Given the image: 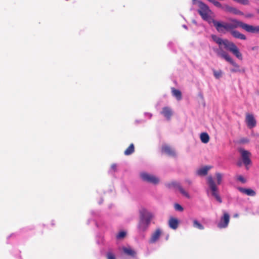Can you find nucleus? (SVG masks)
Segmentation results:
<instances>
[{"mask_svg": "<svg viewBox=\"0 0 259 259\" xmlns=\"http://www.w3.org/2000/svg\"><path fill=\"white\" fill-rule=\"evenodd\" d=\"M211 37L214 41L219 45V50H216L217 55L224 58L226 61L232 65L234 68L231 69V72L233 73L241 72L239 66L233 60L230 56L226 52L222 50V45H224V48L231 52L238 59L242 60L243 59L242 55L240 52L237 46L232 41L227 39H222L218 37L217 35H212Z\"/></svg>", "mask_w": 259, "mask_h": 259, "instance_id": "1", "label": "nucleus"}, {"mask_svg": "<svg viewBox=\"0 0 259 259\" xmlns=\"http://www.w3.org/2000/svg\"><path fill=\"white\" fill-rule=\"evenodd\" d=\"M230 23H222L219 21H214V26L218 31L223 32V29L231 33L238 27H241L250 33H259V26H254L248 25L236 19H231Z\"/></svg>", "mask_w": 259, "mask_h": 259, "instance_id": "2", "label": "nucleus"}, {"mask_svg": "<svg viewBox=\"0 0 259 259\" xmlns=\"http://www.w3.org/2000/svg\"><path fill=\"white\" fill-rule=\"evenodd\" d=\"M140 220L138 225V229L140 232L146 231L150 224L153 218L152 214L145 208L140 210Z\"/></svg>", "mask_w": 259, "mask_h": 259, "instance_id": "3", "label": "nucleus"}, {"mask_svg": "<svg viewBox=\"0 0 259 259\" xmlns=\"http://www.w3.org/2000/svg\"><path fill=\"white\" fill-rule=\"evenodd\" d=\"M198 13L201 16L202 18L207 21L209 23H212L214 25V21H217L211 17V15L213 14L209 8L204 3L199 1Z\"/></svg>", "mask_w": 259, "mask_h": 259, "instance_id": "4", "label": "nucleus"}, {"mask_svg": "<svg viewBox=\"0 0 259 259\" xmlns=\"http://www.w3.org/2000/svg\"><path fill=\"white\" fill-rule=\"evenodd\" d=\"M207 179L208 184L212 192V195L219 202L222 203V200L221 197L219 196L218 187L216 186L212 177L210 176H208Z\"/></svg>", "mask_w": 259, "mask_h": 259, "instance_id": "5", "label": "nucleus"}, {"mask_svg": "<svg viewBox=\"0 0 259 259\" xmlns=\"http://www.w3.org/2000/svg\"><path fill=\"white\" fill-rule=\"evenodd\" d=\"M238 151L240 153L242 163L245 165L247 169L249 168L248 165L251 164V161L250 157L251 156V153L243 148H240L238 149Z\"/></svg>", "mask_w": 259, "mask_h": 259, "instance_id": "6", "label": "nucleus"}, {"mask_svg": "<svg viewBox=\"0 0 259 259\" xmlns=\"http://www.w3.org/2000/svg\"><path fill=\"white\" fill-rule=\"evenodd\" d=\"M141 177L143 181L153 184H156L159 182V179L155 176L146 172L142 173Z\"/></svg>", "mask_w": 259, "mask_h": 259, "instance_id": "7", "label": "nucleus"}, {"mask_svg": "<svg viewBox=\"0 0 259 259\" xmlns=\"http://www.w3.org/2000/svg\"><path fill=\"white\" fill-rule=\"evenodd\" d=\"M230 222V215L228 213L224 212L223 215L221 217L220 222L218 224V227L220 229L226 228Z\"/></svg>", "mask_w": 259, "mask_h": 259, "instance_id": "8", "label": "nucleus"}, {"mask_svg": "<svg viewBox=\"0 0 259 259\" xmlns=\"http://www.w3.org/2000/svg\"><path fill=\"white\" fill-rule=\"evenodd\" d=\"M245 122L249 128H252L256 126V121L252 114L246 113Z\"/></svg>", "mask_w": 259, "mask_h": 259, "instance_id": "9", "label": "nucleus"}, {"mask_svg": "<svg viewBox=\"0 0 259 259\" xmlns=\"http://www.w3.org/2000/svg\"><path fill=\"white\" fill-rule=\"evenodd\" d=\"M161 151L169 156L176 157V153L174 149L167 145H164L161 147Z\"/></svg>", "mask_w": 259, "mask_h": 259, "instance_id": "10", "label": "nucleus"}, {"mask_svg": "<svg viewBox=\"0 0 259 259\" xmlns=\"http://www.w3.org/2000/svg\"><path fill=\"white\" fill-rule=\"evenodd\" d=\"M160 113L168 120H169L173 114L172 109L169 107L162 108Z\"/></svg>", "mask_w": 259, "mask_h": 259, "instance_id": "11", "label": "nucleus"}, {"mask_svg": "<svg viewBox=\"0 0 259 259\" xmlns=\"http://www.w3.org/2000/svg\"><path fill=\"white\" fill-rule=\"evenodd\" d=\"M162 234V231L160 229H157L156 230L152 233L151 238L149 240V243H154L156 242L159 239L161 235Z\"/></svg>", "mask_w": 259, "mask_h": 259, "instance_id": "12", "label": "nucleus"}, {"mask_svg": "<svg viewBox=\"0 0 259 259\" xmlns=\"http://www.w3.org/2000/svg\"><path fill=\"white\" fill-rule=\"evenodd\" d=\"M238 190L240 192L248 196H254L256 195L255 192L251 189H246L242 187H238Z\"/></svg>", "mask_w": 259, "mask_h": 259, "instance_id": "13", "label": "nucleus"}, {"mask_svg": "<svg viewBox=\"0 0 259 259\" xmlns=\"http://www.w3.org/2000/svg\"><path fill=\"white\" fill-rule=\"evenodd\" d=\"M169 227L174 230L177 229L179 225V220L175 218H170L168 221Z\"/></svg>", "mask_w": 259, "mask_h": 259, "instance_id": "14", "label": "nucleus"}, {"mask_svg": "<svg viewBox=\"0 0 259 259\" xmlns=\"http://www.w3.org/2000/svg\"><path fill=\"white\" fill-rule=\"evenodd\" d=\"M230 33L235 38L241 40H245L246 39V37L244 34L241 33L237 30L232 31Z\"/></svg>", "mask_w": 259, "mask_h": 259, "instance_id": "15", "label": "nucleus"}, {"mask_svg": "<svg viewBox=\"0 0 259 259\" xmlns=\"http://www.w3.org/2000/svg\"><path fill=\"white\" fill-rule=\"evenodd\" d=\"M171 91L172 95L175 97L177 100L180 101L182 99V93L180 90L176 89L175 88H171Z\"/></svg>", "mask_w": 259, "mask_h": 259, "instance_id": "16", "label": "nucleus"}, {"mask_svg": "<svg viewBox=\"0 0 259 259\" xmlns=\"http://www.w3.org/2000/svg\"><path fill=\"white\" fill-rule=\"evenodd\" d=\"M211 168L209 166H205L203 167L199 168L197 173L199 176H205L207 174L208 171Z\"/></svg>", "mask_w": 259, "mask_h": 259, "instance_id": "17", "label": "nucleus"}, {"mask_svg": "<svg viewBox=\"0 0 259 259\" xmlns=\"http://www.w3.org/2000/svg\"><path fill=\"white\" fill-rule=\"evenodd\" d=\"M123 250V252L128 255L133 257L136 255V252L135 251L130 247H124Z\"/></svg>", "mask_w": 259, "mask_h": 259, "instance_id": "18", "label": "nucleus"}, {"mask_svg": "<svg viewBox=\"0 0 259 259\" xmlns=\"http://www.w3.org/2000/svg\"><path fill=\"white\" fill-rule=\"evenodd\" d=\"M200 140L203 143H207L209 141V137L207 133H202L200 135Z\"/></svg>", "mask_w": 259, "mask_h": 259, "instance_id": "19", "label": "nucleus"}, {"mask_svg": "<svg viewBox=\"0 0 259 259\" xmlns=\"http://www.w3.org/2000/svg\"><path fill=\"white\" fill-rule=\"evenodd\" d=\"M135 151V147L133 144H131L127 149L124 152L125 155H130Z\"/></svg>", "mask_w": 259, "mask_h": 259, "instance_id": "20", "label": "nucleus"}, {"mask_svg": "<svg viewBox=\"0 0 259 259\" xmlns=\"http://www.w3.org/2000/svg\"><path fill=\"white\" fill-rule=\"evenodd\" d=\"M193 227L199 230H203L204 227L198 221L195 220L193 221Z\"/></svg>", "mask_w": 259, "mask_h": 259, "instance_id": "21", "label": "nucleus"}, {"mask_svg": "<svg viewBox=\"0 0 259 259\" xmlns=\"http://www.w3.org/2000/svg\"><path fill=\"white\" fill-rule=\"evenodd\" d=\"M178 190L183 196H184L187 198H190L189 193L186 190H185L184 189L182 186L180 187Z\"/></svg>", "mask_w": 259, "mask_h": 259, "instance_id": "22", "label": "nucleus"}, {"mask_svg": "<svg viewBox=\"0 0 259 259\" xmlns=\"http://www.w3.org/2000/svg\"><path fill=\"white\" fill-rule=\"evenodd\" d=\"M167 186L169 188L173 187L174 188H176L179 189V188L181 187V185L179 183H178L177 182H172L170 183H169L167 185Z\"/></svg>", "mask_w": 259, "mask_h": 259, "instance_id": "23", "label": "nucleus"}, {"mask_svg": "<svg viewBox=\"0 0 259 259\" xmlns=\"http://www.w3.org/2000/svg\"><path fill=\"white\" fill-rule=\"evenodd\" d=\"M167 186L169 188L173 187L174 188H176L179 189V188L181 187V185L179 183H178L177 182H172L170 183H169L167 185Z\"/></svg>", "mask_w": 259, "mask_h": 259, "instance_id": "24", "label": "nucleus"}, {"mask_svg": "<svg viewBox=\"0 0 259 259\" xmlns=\"http://www.w3.org/2000/svg\"><path fill=\"white\" fill-rule=\"evenodd\" d=\"M207 1L209 2L210 3H212L216 7L221 9L223 8V6L222 4L219 2L218 1H217L215 0H207Z\"/></svg>", "mask_w": 259, "mask_h": 259, "instance_id": "25", "label": "nucleus"}, {"mask_svg": "<svg viewBox=\"0 0 259 259\" xmlns=\"http://www.w3.org/2000/svg\"><path fill=\"white\" fill-rule=\"evenodd\" d=\"M216 179L218 185H220L222 181L223 176L222 174L220 172H217L215 174Z\"/></svg>", "mask_w": 259, "mask_h": 259, "instance_id": "26", "label": "nucleus"}, {"mask_svg": "<svg viewBox=\"0 0 259 259\" xmlns=\"http://www.w3.org/2000/svg\"><path fill=\"white\" fill-rule=\"evenodd\" d=\"M213 72L214 76L216 78H220L222 76V71L221 70H213Z\"/></svg>", "mask_w": 259, "mask_h": 259, "instance_id": "27", "label": "nucleus"}, {"mask_svg": "<svg viewBox=\"0 0 259 259\" xmlns=\"http://www.w3.org/2000/svg\"><path fill=\"white\" fill-rule=\"evenodd\" d=\"M234 1L243 5H248L249 4L248 0H233Z\"/></svg>", "mask_w": 259, "mask_h": 259, "instance_id": "28", "label": "nucleus"}, {"mask_svg": "<svg viewBox=\"0 0 259 259\" xmlns=\"http://www.w3.org/2000/svg\"><path fill=\"white\" fill-rule=\"evenodd\" d=\"M126 235V232L124 231L120 232L117 235V239H122Z\"/></svg>", "mask_w": 259, "mask_h": 259, "instance_id": "29", "label": "nucleus"}, {"mask_svg": "<svg viewBox=\"0 0 259 259\" xmlns=\"http://www.w3.org/2000/svg\"><path fill=\"white\" fill-rule=\"evenodd\" d=\"M236 180L237 181L241 182L242 183H245L246 182V179L242 176L241 175L237 176Z\"/></svg>", "mask_w": 259, "mask_h": 259, "instance_id": "30", "label": "nucleus"}, {"mask_svg": "<svg viewBox=\"0 0 259 259\" xmlns=\"http://www.w3.org/2000/svg\"><path fill=\"white\" fill-rule=\"evenodd\" d=\"M232 13H233V14H236V15H243V13L241 11H240V10H239L234 7L233 8Z\"/></svg>", "mask_w": 259, "mask_h": 259, "instance_id": "31", "label": "nucleus"}, {"mask_svg": "<svg viewBox=\"0 0 259 259\" xmlns=\"http://www.w3.org/2000/svg\"><path fill=\"white\" fill-rule=\"evenodd\" d=\"M174 207H175V209L178 211H182L183 210V207L178 203H176L175 204Z\"/></svg>", "mask_w": 259, "mask_h": 259, "instance_id": "32", "label": "nucleus"}, {"mask_svg": "<svg viewBox=\"0 0 259 259\" xmlns=\"http://www.w3.org/2000/svg\"><path fill=\"white\" fill-rule=\"evenodd\" d=\"M106 256L107 259H115L114 254L111 252H108Z\"/></svg>", "mask_w": 259, "mask_h": 259, "instance_id": "33", "label": "nucleus"}, {"mask_svg": "<svg viewBox=\"0 0 259 259\" xmlns=\"http://www.w3.org/2000/svg\"><path fill=\"white\" fill-rule=\"evenodd\" d=\"M230 7V6L228 5H225L224 6H223V8H221V9L223 10L224 11L226 12H228L229 8Z\"/></svg>", "mask_w": 259, "mask_h": 259, "instance_id": "34", "label": "nucleus"}, {"mask_svg": "<svg viewBox=\"0 0 259 259\" xmlns=\"http://www.w3.org/2000/svg\"><path fill=\"white\" fill-rule=\"evenodd\" d=\"M240 142L243 144L247 143L249 142V140L247 138H242L240 140Z\"/></svg>", "mask_w": 259, "mask_h": 259, "instance_id": "35", "label": "nucleus"}, {"mask_svg": "<svg viewBox=\"0 0 259 259\" xmlns=\"http://www.w3.org/2000/svg\"><path fill=\"white\" fill-rule=\"evenodd\" d=\"M111 168L113 170H115L116 169V165L115 164H113L111 165Z\"/></svg>", "mask_w": 259, "mask_h": 259, "instance_id": "36", "label": "nucleus"}, {"mask_svg": "<svg viewBox=\"0 0 259 259\" xmlns=\"http://www.w3.org/2000/svg\"><path fill=\"white\" fill-rule=\"evenodd\" d=\"M185 182L188 185H191V184H192V182L191 180H188V179H187L185 180Z\"/></svg>", "mask_w": 259, "mask_h": 259, "instance_id": "37", "label": "nucleus"}, {"mask_svg": "<svg viewBox=\"0 0 259 259\" xmlns=\"http://www.w3.org/2000/svg\"><path fill=\"white\" fill-rule=\"evenodd\" d=\"M233 7L230 6V7L229 8V10H228L227 12L232 13V10H233Z\"/></svg>", "mask_w": 259, "mask_h": 259, "instance_id": "38", "label": "nucleus"}, {"mask_svg": "<svg viewBox=\"0 0 259 259\" xmlns=\"http://www.w3.org/2000/svg\"><path fill=\"white\" fill-rule=\"evenodd\" d=\"M253 17V15L251 14H248L246 15V17L249 18Z\"/></svg>", "mask_w": 259, "mask_h": 259, "instance_id": "39", "label": "nucleus"}, {"mask_svg": "<svg viewBox=\"0 0 259 259\" xmlns=\"http://www.w3.org/2000/svg\"><path fill=\"white\" fill-rule=\"evenodd\" d=\"M237 165L238 166H241L242 165V162L241 161H238L237 163Z\"/></svg>", "mask_w": 259, "mask_h": 259, "instance_id": "40", "label": "nucleus"}, {"mask_svg": "<svg viewBox=\"0 0 259 259\" xmlns=\"http://www.w3.org/2000/svg\"><path fill=\"white\" fill-rule=\"evenodd\" d=\"M197 0H192L194 4L195 3V2L197 1Z\"/></svg>", "mask_w": 259, "mask_h": 259, "instance_id": "41", "label": "nucleus"}, {"mask_svg": "<svg viewBox=\"0 0 259 259\" xmlns=\"http://www.w3.org/2000/svg\"><path fill=\"white\" fill-rule=\"evenodd\" d=\"M257 12L258 14H259V9L257 10Z\"/></svg>", "mask_w": 259, "mask_h": 259, "instance_id": "42", "label": "nucleus"}]
</instances>
